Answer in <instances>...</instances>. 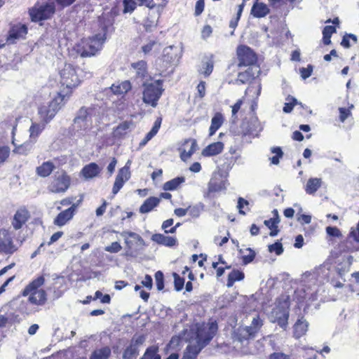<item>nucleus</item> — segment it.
I'll return each mask as SVG.
<instances>
[{
  "mask_svg": "<svg viewBox=\"0 0 359 359\" xmlns=\"http://www.w3.org/2000/svg\"><path fill=\"white\" fill-rule=\"evenodd\" d=\"M326 233L333 237H339L341 236L340 230L336 226H327L326 227Z\"/></svg>",
  "mask_w": 359,
  "mask_h": 359,
  "instance_id": "0e129e2a",
  "label": "nucleus"
},
{
  "mask_svg": "<svg viewBox=\"0 0 359 359\" xmlns=\"http://www.w3.org/2000/svg\"><path fill=\"white\" fill-rule=\"evenodd\" d=\"M262 325V320L257 316L252 319L250 326H239L234 328L231 334L233 341L238 342L242 346L247 345L250 340L255 338Z\"/></svg>",
  "mask_w": 359,
  "mask_h": 359,
  "instance_id": "f03ea898",
  "label": "nucleus"
},
{
  "mask_svg": "<svg viewBox=\"0 0 359 359\" xmlns=\"http://www.w3.org/2000/svg\"><path fill=\"white\" fill-rule=\"evenodd\" d=\"M60 74L62 86L67 88L76 87L81 82L77 70L71 64H65L60 71Z\"/></svg>",
  "mask_w": 359,
  "mask_h": 359,
  "instance_id": "0eeeda50",
  "label": "nucleus"
},
{
  "mask_svg": "<svg viewBox=\"0 0 359 359\" xmlns=\"http://www.w3.org/2000/svg\"><path fill=\"white\" fill-rule=\"evenodd\" d=\"M145 341V337L143 335H139L136 336L135 335L131 341L130 344L133 346L135 348H137V349H139V348L143 344V343Z\"/></svg>",
  "mask_w": 359,
  "mask_h": 359,
  "instance_id": "603ef678",
  "label": "nucleus"
},
{
  "mask_svg": "<svg viewBox=\"0 0 359 359\" xmlns=\"http://www.w3.org/2000/svg\"><path fill=\"white\" fill-rule=\"evenodd\" d=\"M236 53L239 67L257 65V55L250 46H238Z\"/></svg>",
  "mask_w": 359,
  "mask_h": 359,
  "instance_id": "1a4fd4ad",
  "label": "nucleus"
},
{
  "mask_svg": "<svg viewBox=\"0 0 359 359\" xmlns=\"http://www.w3.org/2000/svg\"><path fill=\"white\" fill-rule=\"evenodd\" d=\"M100 50L99 46H69L67 48L69 55L73 58H76L79 56L81 57H92Z\"/></svg>",
  "mask_w": 359,
  "mask_h": 359,
  "instance_id": "f8f14e48",
  "label": "nucleus"
},
{
  "mask_svg": "<svg viewBox=\"0 0 359 359\" xmlns=\"http://www.w3.org/2000/svg\"><path fill=\"white\" fill-rule=\"evenodd\" d=\"M313 70V66L312 65H308L306 67H301L299 69V73L301 77L303 79H306L311 76Z\"/></svg>",
  "mask_w": 359,
  "mask_h": 359,
  "instance_id": "5fc2aeb1",
  "label": "nucleus"
},
{
  "mask_svg": "<svg viewBox=\"0 0 359 359\" xmlns=\"http://www.w3.org/2000/svg\"><path fill=\"white\" fill-rule=\"evenodd\" d=\"M224 149V144L222 142H216L205 147L202 151L203 156H212L219 154Z\"/></svg>",
  "mask_w": 359,
  "mask_h": 359,
  "instance_id": "cd10ccee",
  "label": "nucleus"
},
{
  "mask_svg": "<svg viewBox=\"0 0 359 359\" xmlns=\"http://www.w3.org/2000/svg\"><path fill=\"white\" fill-rule=\"evenodd\" d=\"M214 67L213 56L205 57L201 62V67L198 72L200 74H203L205 77L209 76L212 72Z\"/></svg>",
  "mask_w": 359,
  "mask_h": 359,
  "instance_id": "a878e982",
  "label": "nucleus"
},
{
  "mask_svg": "<svg viewBox=\"0 0 359 359\" xmlns=\"http://www.w3.org/2000/svg\"><path fill=\"white\" fill-rule=\"evenodd\" d=\"M158 14H154L150 15L144 22V27L147 30H151V29L157 25Z\"/></svg>",
  "mask_w": 359,
  "mask_h": 359,
  "instance_id": "49530a36",
  "label": "nucleus"
},
{
  "mask_svg": "<svg viewBox=\"0 0 359 359\" xmlns=\"http://www.w3.org/2000/svg\"><path fill=\"white\" fill-rule=\"evenodd\" d=\"M181 51L182 48L180 46H165L163 51L165 60L169 62H174L178 60L177 53Z\"/></svg>",
  "mask_w": 359,
  "mask_h": 359,
  "instance_id": "c85d7f7f",
  "label": "nucleus"
},
{
  "mask_svg": "<svg viewBox=\"0 0 359 359\" xmlns=\"http://www.w3.org/2000/svg\"><path fill=\"white\" fill-rule=\"evenodd\" d=\"M322 185V180L318 177L309 178L305 186V191L306 194H314Z\"/></svg>",
  "mask_w": 359,
  "mask_h": 359,
  "instance_id": "2f4dec72",
  "label": "nucleus"
},
{
  "mask_svg": "<svg viewBox=\"0 0 359 359\" xmlns=\"http://www.w3.org/2000/svg\"><path fill=\"white\" fill-rule=\"evenodd\" d=\"M335 32V28L333 26L327 25L325 27L323 31V42L325 45H329L331 43V35Z\"/></svg>",
  "mask_w": 359,
  "mask_h": 359,
  "instance_id": "a18cd8bd",
  "label": "nucleus"
},
{
  "mask_svg": "<svg viewBox=\"0 0 359 359\" xmlns=\"http://www.w3.org/2000/svg\"><path fill=\"white\" fill-rule=\"evenodd\" d=\"M244 4H245V2L243 1L241 4L238 6L236 17L230 21L229 26L232 29H235L236 27V26L238 25V22L241 18L243 11Z\"/></svg>",
  "mask_w": 359,
  "mask_h": 359,
  "instance_id": "09e8293b",
  "label": "nucleus"
},
{
  "mask_svg": "<svg viewBox=\"0 0 359 359\" xmlns=\"http://www.w3.org/2000/svg\"><path fill=\"white\" fill-rule=\"evenodd\" d=\"M309 323L302 316L294 325V336L299 339L304 335L308 330Z\"/></svg>",
  "mask_w": 359,
  "mask_h": 359,
  "instance_id": "bb28decb",
  "label": "nucleus"
},
{
  "mask_svg": "<svg viewBox=\"0 0 359 359\" xmlns=\"http://www.w3.org/2000/svg\"><path fill=\"white\" fill-rule=\"evenodd\" d=\"M217 329V324L215 322H212L205 327H198L196 332V341L187 346L182 359H196L201 350L214 337Z\"/></svg>",
  "mask_w": 359,
  "mask_h": 359,
  "instance_id": "f257e3e1",
  "label": "nucleus"
},
{
  "mask_svg": "<svg viewBox=\"0 0 359 359\" xmlns=\"http://www.w3.org/2000/svg\"><path fill=\"white\" fill-rule=\"evenodd\" d=\"M221 161H223V163L219 164L221 175L223 177H226L229 171L234 165L235 159L231 154H224Z\"/></svg>",
  "mask_w": 359,
  "mask_h": 359,
  "instance_id": "412c9836",
  "label": "nucleus"
},
{
  "mask_svg": "<svg viewBox=\"0 0 359 359\" xmlns=\"http://www.w3.org/2000/svg\"><path fill=\"white\" fill-rule=\"evenodd\" d=\"M120 235L124 238V240L126 239V238H128L130 237L133 239H137L138 241H140L141 243H143V238L137 233L135 232H133V231H122Z\"/></svg>",
  "mask_w": 359,
  "mask_h": 359,
  "instance_id": "4d7b16f0",
  "label": "nucleus"
},
{
  "mask_svg": "<svg viewBox=\"0 0 359 359\" xmlns=\"http://www.w3.org/2000/svg\"><path fill=\"white\" fill-rule=\"evenodd\" d=\"M130 161L127 162L124 167L118 170L112 188V193L114 194H116L123 187L124 183L130 178V168L128 165Z\"/></svg>",
  "mask_w": 359,
  "mask_h": 359,
  "instance_id": "4468645a",
  "label": "nucleus"
},
{
  "mask_svg": "<svg viewBox=\"0 0 359 359\" xmlns=\"http://www.w3.org/2000/svg\"><path fill=\"white\" fill-rule=\"evenodd\" d=\"M27 33V28L25 25H18L13 27L9 32L8 41L10 43H15L14 39L24 38Z\"/></svg>",
  "mask_w": 359,
  "mask_h": 359,
  "instance_id": "5701e85b",
  "label": "nucleus"
},
{
  "mask_svg": "<svg viewBox=\"0 0 359 359\" xmlns=\"http://www.w3.org/2000/svg\"><path fill=\"white\" fill-rule=\"evenodd\" d=\"M138 355L139 349L129 344L123 351V359H136Z\"/></svg>",
  "mask_w": 359,
  "mask_h": 359,
  "instance_id": "37998d69",
  "label": "nucleus"
},
{
  "mask_svg": "<svg viewBox=\"0 0 359 359\" xmlns=\"http://www.w3.org/2000/svg\"><path fill=\"white\" fill-rule=\"evenodd\" d=\"M122 249L121 244L116 241L113 242L110 245L106 246L105 251L110 253H117Z\"/></svg>",
  "mask_w": 359,
  "mask_h": 359,
  "instance_id": "bf43d9fd",
  "label": "nucleus"
},
{
  "mask_svg": "<svg viewBox=\"0 0 359 359\" xmlns=\"http://www.w3.org/2000/svg\"><path fill=\"white\" fill-rule=\"evenodd\" d=\"M255 73L252 72L250 68L243 72H239L237 76V83H246L254 79Z\"/></svg>",
  "mask_w": 359,
  "mask_h": 359,
  "instance_id": "4c0bfd02",
  "label": "nucleus"
},
{
  "mask_svg": "<svg viewBox=\"0 0 359 359\" xmlns=\"http://www.w3.org/2000/svg\"><path fill=\"white\" fill-rule=\"evenodd\" d=\"M204 7H205L204 0H198L195 5L194 15L196 16L200 15L203 13V10H204Z\"/></svg>",
  "mask_w": 359,
  "mask_h": 359,
  "instance_id": "338daca9",
  "label": "nucleus"
},
{
  "mask_svg": "<svg viewBox=\"0 0 359 359\" xmlns=\"http://www.w3.org/2000/svg\"><path fill=\"white\" fill-rule=\"evenodd\" d=\"M290 299L287 295H282L276 299V305L272 309L269 318L273 323H278V325L285 329L289 318Z\"/></svg>",
  "mask_w": 359,
  "mask_h": 359,
  "instance_id": "20e7f679",
  "label": "nucleus"
},
{
  "mask_svg": "<svg viewBox=\"0 0 359 359\" xmlns=\"http://www.w3.org/2000/svg\"><path fill=\"white\" fill-rule=\"evenodd\" d=\"M123 10L124 13H131L135 11L137 6H144L147 8H152L155 6L153 0H123Z\"/></svg>",
  "mask_w": 359,
  "mask_h": 359,
  "instance_id": "f3484780",
  "label": "nucleus"
},
{
  "mask_svg": "<svg viewBox=\"0 0 359 359\" xmlns=\"http://www.w3.org/2000/svg\"><path fill=\"white\" fill-rule=\"evenodd\" d=\"M225 189V182L222 180L217 181V179H211L208 184L209 192H218Z\"/></svg>",
  "mask_w": 359,
  "mask_h": 359,
  "instance_id": "a19ab883",
  "label": "nucleus"
},
{
  "mask_svg": "<svg viewBox=\"0 0 359 359\" xmlns=\"http://www.w3.org/2000/svg\"><path fill=\"white\" fill-rule=\"evenodd\" d=\"M131 69L134 70L137 78L144 79L147 75V62L144 60L132 63Z\"/></svg>",
  "mask_w": 359,
  "mask_h": 359,
  "instance_id": "c756f323",
  "label": "nucleus"
},
{
  "mask_svg": "<svg viewBox=\"0 0 359 359\" xmlns=\"http://www.w3.org/2000/svg\"><path fill=\"white\" fill-rule=\"evenodd\" d=\"M44 283L45 278L43 276L37 277L36 279L33 280L25 287L22 292V295L26 297L28 296L29 293L39 291V287L43 285Z\"/></svg>",
  "mask_w": 359,
  "mask_h": 359,
  "instance_id": "393cba45",
  "label": "nucleus"
},
{
  "mask_svg": "<svg viewBox=\"0 0 359 359\" xmlns=\"http://www.w3.org/2000/svg\"><path fill=\"white\" fill-rule=\"evenodd\" d=\"M353 107V105H351L349 108L339 107V120L341 122L344 123L346 119L351 116V109Z\"/></svg>",
  "mask_w": 359,
  "mask_h": 359,
  "instance_id": "6e6d98bb",
  "label": "nucleus"
},
{
  "mask_svg": "<svg viewBox=\"0 0 359 359\" xmlns=\"http://www.w3.org/2000/svg\"><path fill=\"white\" fill-rule=\"evenodd\" d=\"M54 168L55 165L52 162H43L41 165L36 168V173L40 177H46L50 175Z\"/></svg>",
  "mask_w": 359,
  "mask_h": 359,
  "instance_id": "e433bc0d",
  "label": "nucleus"
},
{
  "mask_svg": "<svg viewBox=\"0 0 359 359\" xmlns=\"http://www.w3.org/2000/svg\"><path fill=\"white\" fill-rule=\"evenodd\" d=\"M271 153L275 154L273 156L269 158L271 163L273 165H278L280 162V159L283 156V152L282 151L281 147H273L271 148Z\"/></svg>",
  "mask_w": 359,
  "mask_h": 359,
  "instance_id": "c03bdc74",
  "label": "nucleus"
},
{
  "mask_svg": "<svg viewBox=\"0 0 359 359\" xmlns=\"http://www.w3.org/2000/svg\"><path fill=\"white\" fill-rule=\"evenodd\" d=\"M102 168L94 162L84 165L81 171V175L86 179H92L100 175Z\"/></svg>",
  "mask_w": 359,
  "mask_h": 359,
  "instance_id": "aec40b11",
  "label": "nucleus"
},
{
  "mask_svg": "<svg viewBox=\"0 0 359 359\" xmlns=\"http://www.w3.org/2000/svg\"><path fill=\"white\" fill-rule=\"evenodd\" d=\"M55 13V5L53 3H46L32 8L29 14L32 21L38 22L46 20Z\"/></svg>",
  "mask_w": 359,
  "mask_h": 359,
  "instance_id": "9b49d317",
  "label": "nucleus"
},
{
  "mask_svg": "<svg viewBox=\"0 0 359 359\" xmlns=\"http://www.w3.org/2000/svg\"><path fill=\"white\" fill-rule=\"evenodd\" d=\"M174 278V287L175 290L177 292L181 291L184 285V278L180 277L176 272L172 273Z\"/></svg>",
  "mask_w": 359,
  "mask_h": 359,
  "instance_id": "de8ad7c7",
  "label": "nucleus"
},
{
  "mask_svg": "<svg viewBox=\"0 0 359 359\" xmlns=\"http://www.w3.org/2000/svg\"><path fill=\"white\" fill-rule=\"evenodd\" d=\"M350 39L352 40V43H357V37H356V36L354 35V34H349L345 35L343 37L342 41L341 43V45H344V46L350 45V43H351Z\"/></svg>",
  "mask_w": 359,
  "mask_h": 359,
  "instance_id": "69168bd1",
  "label": "nucleus"
},
{
  "mask_svg": "<svg viewBox=\"0 0 359 359\" xmlns=\"http://www.w3.org/2000/svg\"><path fill=\"white\" fill-rule=\"evenodd\" d=\"M93 112L92 108L86 107H81L76 112L72 124V130L76 137H83L91 128Z\"/></svg>",
  "mask_w": 359,
  "mask_h": 359,
  "instance_id": "7ed1b4c3",
  "label": "nucleus"
},
{
  "mask_svg": "<svg viewBox=\"0 0 359 359\" xmlns=\"http://www.w3.org/2000/svg\"><path fill=\"white\" fill-rule=\"evenodd\" d=\"M353 241H355L359 243V221L355 228L352 227L349 232L346 239L343 242V245H345L344 250L346 251H354L356 250V248L353 245Z\"/></svg>",
  "mask_w": 359,
  "mask_h": 359,
  "instance_id": "a211bd4d",
  "label": "nucleus"
},
{
  "mask_svg": "<svg viewBox=\"0 0 359 359\" xmlns=\"http://www.w3.org/2000/svg\"><path fill=\"white\" fill-rule=\"evenodd\" d=\"M287 100L289 102L285 104L283 110L285 113H290L292 111L294 107L297 104V100L293 97H288Z\"/></svg>",
  "mask_w": 359,
  "mask_h": 359,
  "instance_id": "3c124183",
  "label": "nucleus"
},
{
  "mask_svg": "<svg viewBox=\"0 0 359 359\" xmlns=\"http://www.w3.org/2000/svg\"><path fill=\"white\" fill-rule=\"evenodd\" d=\"M45 123H33L29 128L30 133V142H25L23 144L20 145V147L18 148V151L20 154H25L24 151V149L26 150H30L32 144L36 142V138L41 133V132L45 128Z\"/></svg>",
  "mask_w": 359,
  "mask_h": 359,
  "instance_id": "ddd939ff",
  "label": "nucleus"
},
{
  "mask_svg": "<svg viewBox=\"0 0 359 359\" xmlns=\"http://www.w3.org/2000/svg\"><path fill=\"white\" fill-rule=\"evenodd\" d=\"M142 101L152 107L158 105V102L164 90L163 81L158 79L152 83L143 82Z\"/></svg>",
  "mask_w": 359,
  "mask_h": 359,
  "instance_id": "39448f33",
  "label": "nucleus"
},
{
  "mask_svg": "<svg viewBox=\"0 0 359 359\" xmlns=\"http://www.w3.org/2000/svg\"><path fill=\"white\" fill-rule=\"evenodd\" d=\"M131 83L129 81H124L119 83H114L111 86L112 93L115 95H123L131 89Z\"/></svg>",
  "mask_w": 359,
  "mask_h": 359,
  "instance_id": "72a5a7b5",
  "label": "nucleus"
},
{
  "mask_svg": "<svg viewBox=\"0 0 359 359\" xmlns=\"http://www.w3.org/2000/svg\"><path fill=\"white\" fill-rule=\"evenodd\" d=\"M151 239L159 245L167 247H172L177 243L175 237L165 236L162 233H154L151 236Z\"/></svg>",
  "mask_w": 359,
  "mask_h": 359,
  "instance_id": "4be33fe9",
  "label": "nucleus"
},
{
  "mask_svg": "<svg viewBox=\"0 0 359 359\" xmlns=\"http://www.w3.org/2000/svg\"><path fill=\"white\" fill-rule=\"evenodd\" d=\"M29 217V212L25 209H20L15 213L13 220L12 226L15 230H18L27 222Z\"/></svg>",
  "mask_w": 359,
  "mask_h": 359,
  "instance_id": "6ab92c4d",
  "label": "nucleus"
},
{
  "mask_svg": "<svg viewBox=\"0 0 359 359\" xmlns=\"http://www.w3.org/2000/svg\"><path fill=\"white\" fill-rule=\"evenodd\" d=\"M247 250L249 251V254L242 257V260L244 264H248L252 262L254 260L256 255L255 252L250 248H247Z\"/></svg>",
  "mask_w": 359,
  "mask_h": 359,
  "instance_id": "680f3d73",
  "label": "nucleus"
},
{
  "mask_svg": "<svg viewBox=\"0 0 359 359\" xmlns=\"http://www.w3.org/2000/svg\"><path fill=\"white\" fill-rule=\"evenodd\" d=\"M241 128L243 136L252 137H257L263 129L258 118L254 115L251 116L249 118L243 120Z\"/></svg>",
  "mask_w": 359,
  "mask_h": 359,
  "instance_id": "9d476101",
  "label": "nucleus"
},
{
  "mask_svg": "<svg viewBox=\"0 0 359 359\" xmlns=\"http://www.w3.org/2000/svg\"><path fill=\"white\" fill-rule=\"evenodd\" d=\"M79 205L73 203L69 208L60 212L54 219V224L58 226H64L68 221L72 219Z\"/></svg>",
  "mask_w": 359,
  "mask_h": 359,
  "instance_id": "dca6fc26",
  "label": "nucleus"
},
{
  "mask_svg": "<svg viewBox=\"0 0 359 359\" xmlns=\"http://www.w3.org/2000/svg\"><path fill=\"white\" fill-rule=\"evenodd\" d=\"M155 280L157 290L161 291L164 288V275L161 271H158L155 273Z\"/></svg>",
  "mask_w": 359,
  "mask_h": 359,
  "instance_id": "8fccbe9b",
  "label": "nucleus"
},
{
  "mask_svg": "<svg viewBox=\"0 0 359 359\" xmlns=\"http://www.w3.org/2000/svg\"><path fill=\"white\" fill-rule=\"evenodd\" d=\"M348 266L346 264L344 266L338 264L336 267V271L338 276L343 278V276L348 272Z\"/></svg>",
  "mask_w": 359,
  "mask_h": 359,
  "instance_id": "774afa93",
  "label": "nucleus"
},
{
  "mask_svg": "<svg viewBox=\"0 0 359 359\" xmlns=\"http://www.w3.org/2000/svg\"><path fill=\"white\" fill-rule=\"evenodd\" d=\"M10 154V148L7 146L0 147V164L4 163Z\"/></svg>",
  "mask_w": 359,
  "mask_h": 359,
  "instance_id": "e2e57ef3",
  "label": "nucleus"
},
{
  "mask_svg": "<svg viewBox=\"0 0 359 359\" xmlns=\"http://www.w3.org/2000/svg\"><path fill=\"white\" fill-rule=\"evenodd\" d=\"M69 186L70 177L65 171H60L55 172L53 176L48 189L52 193H63L69 189Z\"/></svg>",
  "mask_w": 359,
  "mask_h": 359,
  "instance_id": "6e6552de",
  "label": "nucleus"
},
{
  "mask_svg": "<svg viewBox=\"0 0 359 359\" xmlns=\"http://www.w3.org/2000/svg\"><path fill=\"white\" fill-rule=\"evenodd\" d=\"M244 278L243 272L238 270H233L228 276L226 285L229 287L233 286L236 281H240Z\"/></svg>",
  "mask_w": 359,
  "mask_h": 359,
  "instance_id": "ea45409f",
  "label": "nucleus"
},
{
  "mask_svg": "<svg viewBox=\"0 0 359 359\" xmlns=\"http://www.w3.org/2000/svg\"><path fill=\"white\" fill-rule=\"evenodd\" d=\"M158 348L156 346H151L146 349L145 354L147 355L148 359L154 358L155 356L160 355L158 354Z\"/></svg>",
  "mask_w": 359,
  "mask_h": 359,
  "instance_id": "052dcab7",
  "label": "nucleus"
},
{
  "mask_svg": "<svg viewBox=\"0 0 359 359\" xmlns=\"http://www.w3.org/2000/svg\"><path fill=\"white\" fill-rule=\"evenodd\" d=\"M185 179L184 177H177L170 181L166 182L163 187L165 191H174L182 183L184 182Z\"/></svg>",
  "mask_w": 359,
  "mask_h": 359,
  "instance_id": "58836bf2",
  "label": "nucleus"
},
{
  "mask_svg": "<svg viewBox=\"0 0 359 359\" xmlns=\"http://www.w3.org/2000/svg\"><path fill=\"white\" fill-rule=\"evenodd\" d=\"M111 353V348L109 346H104L94 350L90 354L89 359H108Z\"/></svg>",
  "mask_w": 359,
  "mask_h": 359,
  "instance_id": "f704fd0d",
  "label": "nucleus"
},
{
  "mask_svg": "<svg viewBox=\"0 0 359 359\" xmlns=\"http://www.w3.org/2000/svg\"><path fill=\"white\" fill-rule=\"evenodd\" d=\"M64 97V95L59 94L48 104H43L39 108L38 114L45 124L49 123L61 109Z\"/></svg>",
  "mask_w": 359,
  "mask_h": 359,
  "instance_id": "423d86ee",
  "label": "nucleus"
},
{
  "mask_svg": "<svg viewBox=\"0 0 359 359\" xmlns=\"http://www.w3.org/2000/svg\"><path fill=\"white\" fill-rule=\"evenodd\" d=\"M224 121L223 116L220 113H216L211 119V125L209 128V135L212 136L216 131L222 126Z\"/></svg>",
  "mask_w": 359,
  "mask_h": 359,
  "instance_id": "c9c22d12",
  "label": "nucleus"
},
{
  "mask_svg": "<svg viewBox=\"0 0 359 359\" xmlns=\"http://www.w3.org/2000/svg\"><path fill=\"white\" fill-rule=\"evenodd\" d=\"M205 205L203 203H198L188 207V213L194 218H198L201 212L204 210Z\"/></svg>",
  "mask_w": 359,
  "mask_h": 359,
  "instance_id": "79ce46f5",
  "label": "nucleus"
},
{
  "mask_svg": "<svg viewBox=\"0 0 359 359\" xmlns=\"http://www.w3.org/2000/svg\"><path fill=\"white\" fill-rule=\"evenodd\" d=\"M269 251L271 252H274L277 255H280L283 252V247L280 242L277 241L273 244L269 245Z\"/></svg>",
  "mask_w": 359,
  "mask_h": 359,
  "instance_id": "864d4df0",
  "label": "nucleus"
},
{
  "mask_svg": "<svg viewBox=\"0 0 359 359\" xmlns=\"http://www.w3.org/2000/svg\"><path fill=\"white\" fill-rule=\"evenodd\" d=\"M17 248L13 243V239L8 231L0 230V251L6 254H13Z\"/></svg>",
  "mask_w": 359,
  "mask_h": 359,
  "instance_id": "2eb2a0df",
  "label": "nucleus"
},
{
  "mask_svg": "<svg viewBox=\"0 0 359 359\" xmlns=\"http://www.w3.org/2000/svg\"><path fill=\"white\" fill-rule=\"evenodd\" d=\"M160 203V198L154 196H151L146 199L140 208L141 213H147L151 212L155 207Z\"/></svg>",
  "mask_w": 359,
  "mask_h": 359,
  "instance_id": "7c9ffc66",
  "label": "nucleus"
},
{
  "mask_svg": "<svg viewBox=\"0 0 359 359\" xmlns=\"http://www.w3.org/2000/svg\"><path fill=\"white\" fill-rule=\"evenodd\" d=\"M269 13L268 6L262 2H256L252 7L251 13L256 18H262Z\"/></svg>",
  "mask_w": 359,
  "mask_h": 359,
  "instance_id": "473e14b6",
  "label": "nucleus"
},
{
  "mask_svg": "<svg viewBox=\"0 0 359 359\" xmlns=\"http://www.w3.org/2000/svg\"><path fill=\"white\" fill-rule=\"evenodd\" d=\"M28 299L32 304L41 306L47 300V294L44 290L40 289L39 291L29 293Z\"/></svg>",
  "mask_w": 359,
  "mask_h": 359,
  "instance_id": "b1692460",
  "label": "nucleus"
},
{
  "mask_svg": "<svg viewBox=\"0 0 359 359\" xmlns=\"http://www.w3.org/2000/svg\"><path fill=\"white\" fill-rule=\"evenodd\" d=\"M105 39H106L105 31L104 30H102L101 32H100L99 33L95 34L92 37L91 42L102 44V43H104L105 42Z\"/></svg>",
  "mask_w": 359,
  "mask_h": 359,
  "instance_id": "13d9d810",
  "label": "nucleus"
}]
</instances>
